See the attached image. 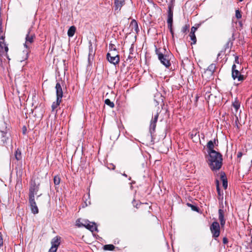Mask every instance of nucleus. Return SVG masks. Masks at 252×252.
<instances>
[{
    "label": "nucleus",
    "mask_w": 252,
    "mask_h": 252,
    "mask_svg": "<svg viewBox=\"0 0 252 252\" xmlns=\"http://www.w3.org/2000/svg\"><path fill=\"white\" fill-rule=\"evenodd\" d=\"M208 165L213 171L218 170L222 166V156L218 152L208 153Z\"/></svg>",
    "instance_id": "1"
},
{
    "label": "nucleus",
    "mask_w": 252,
    "mask_h": 252,
    "mask_svg": "<svg viewBox=\"0 0 252 252\" xmlns=\"http://www.w3.org/2000/svg\"><path fill=\"white\" fill-rule=\"evenodd\" d=\"M155 52L160 63L166 68H168L171 65L170 61L171 59L170 57L172 56V54L170 52L167 51L164 47H156Z\"/></svg>",
    "instance_id": "2"
},
{
    "label": "nucleus",
    "mask_w": 252,
    "mask_h": 252,
    "mask_svg": "<svg viewBox=\"0 0 252 252\" xmlns=\"http://www.w3.org/2000/svg\"><path fill=\"white\" fill-rule=\"evenodd\" d=\"M32 27H31L28 30V32L25 37V43L24 44V47L27 49L26 56L28 57V53L31 51L32 44L34 42L35 39V33L32 32Z\"/></svg>",
    "instance_id": "3"
},
{
    "label": "nucleus",
    "mask_w": 252,
    "mask_h": 252,
    "mask_svg": "<svg viewBox=\"0 0 252 252\" xmlns=\"http://www.w3.org/2000/svg\"><path fill=\"white\" fill-rule=\"evenodd\" d=\"M79 221H80L79 219H78L76 220V225L78 227H80L84 226L92 232H94V231L98 232L97 226L95 222H91L89 220H87L85 221V223L79 224V223L78 222H79Z\"/></svg>",
    "instance_id": "4"
},
{
    "label": "nucleus",
    "mask_w": 252,
    "mask_h": 252,
    "mask_svg": "<svg viewBox=\"0 0 252 252\" xmlns=\"http://www.w3.org/2000/svg\"><path fill=\"white\" fill-rule=\"evenodd\" d=\"M220 225L217 221H214L210 227L212 237L215 240L219 237L220 234Z\"/></svg>",
    "instance_id": "5"
},
{
    "label": "nucleus",
    "mask_w": 252,
    "mask_h": 252,
    "mask_svg": "<svg viewBox=\"0 0 252 252\" xmlns=\"http://www.w3.org/2000/svg\"><path fill=\"white\" fill-rule=\"evenodd\" d=\"M39 189V184H37L35 181L32 182L29 188V198H35L34 195L37 194Z\"/></svg>",
    "instance_id": "6"
},
{
    "label": "nucleus",
    "mask_w": 252,
    "mask_h": 252,
    "mask_svg": "<svg viewBox=\"0 0 252 252\" xmlns=\"http://www.w3.org/2000/svg\"><path fill=\"white\" fill-rule=\"evenodd\" d=\"M106 57L108 61L115 65L118 64L120 62V56L116 53L108 52Z\"/></svg>",
    "instance_id": "7"
},
{
    "label": "nucleus",
    "mask_w": 252,
    "mask_h": 252,
    "mask_svg": "<svg viewBox=\"0 0 252 252\" xmlns=\"http://www.w3.org/2000/svg\"><path fill=\"white\" fill-rule=\"evenodd\" d=\"M236 66L234 64L232 66V77L234 80L238 79L239 81H243L245 80V77L241 74L239 70L236 69Z\"/></svg>",
    "instance_id": "8"
},
{
    "label": "nucleus",
    "mask_w": 252,
    "mask_h": 252,
    "mask_svg": "<svg viewBox=\"0 0 252 252\" xmlns=\"http://www.w3.org/2000/svg\"><path fill=\"white\" fill-rule=\"evenodd\" d=\"M216 65L214 63L210 64L207 68V69L204 71L202 74V77H205L207 74H209V77H207L208 79H212L213 78L214 72L216 70Z\"/></svg>",
    "instance_id": "9"
},
{
    "label": "nucleus",
    "mask_w": 252,
    "mask_h": 252,
    "mask_svg": "<svg viewBox=\"0 0 252 252\" xmlns=\"http://www.w3.org/2000/svg\"><path fill=\"white\" fill-rule=\"evenodd\" d=\"M158 115L159 113L157 112L156 114H155L154 116L152 118L151 121L149 131L151 133V135H152V134L155 131V129L156 127Z\"/></svg>",
    "instance_id": "10"
},
{
    "label": "nucleus",
    "mask_w": 252,
    "mask_h": 252,
    "mask_svg": "<svg viewBox=\"0 0 252 252\" xmlns=\"http://www.w3.org/2000/svg\"><path fill=\"white\" fill-rule=\"evenodd\" d=\"M219 143V141L217 138H214V140H210L208 142L207 144L206 145L207 148V152L208 153H210L214 152H217L214 150L215 145L218 146Z\"/></svg>",
    "instance_id": "11"
},
{
    "label": "nucleus",
    "mask_w": 252,
    "mask_h": 252,
    "mask_svg": "<svg viewBox=\"0 0 252 252\" xmlns=\"http://www.w3.org/2000/svg\"><path fill=\"white\" fill-rule=\"evenodd\" d=\"M29 202L32 213H33V214H38L39 211L36 202L35 201V198H29Z\"/></svg>",
    "instance_id": "12"
},
{
    "label": "nucleus",
    "mask_w": 252,
    "mask_h": 252,
    "mask_svg": "<svg viewBox=\"0 0 252 252\" xmlns=\"http://www.w3.org/2000/svg\"><path fill=\"white\" fill-rule=\"evenodd\" d=\"M0 138L1 142H2L3 145L7 144V142L9 140V137L6 129L5 131L0 130Z\"/></svg>",
    "instance_id": "13"
},
{
    "label": "nucleus",
    "mask_w": 252,
    "mask_h": 252,
    "mask_svg": "<svg viewBox=\"0 0 252 252\" xmlns=\"http://www.w3.org/2000/svg\"><path fill=\"white\" fill-rule=\"evenodd\" d=\"M56 93L57 95V98L62 99L63 95V92L61 84L59 82H57L56 87Z\"/></svg>",
    "instance_id": "14"
},
{
    "label": "nucleus",
    "mask_w": 252,
    "mask_h": 252,
    "mask_svg": "<svg viewBox=\"0 0 252 252\" xmlns=\"http://www.w3.org/2000/svg\"><path fill=\"white\" fill-rule=\"evenodd\" d=\"M219 220L220 221L221 227L223 228L225 224V220L224 219V212L222 209L219 210Z\"/></svg>",
    "instance_id": "15"
},
{
    "label": "nucleus",
    "mask_w": 252,
    "mask_h": 252,
    "mask_svg": "<svg viewBox=\"0 0 252 252\" xmlns=\"http://www.w3.org/2000/svg\"><path fill=\"white\" fill-rule=\"evenodd\" d=\"M204 95L205 99L208 101L212 94H211L212 88L210 86H206L204 87Z\"/></svg>",
    "instance_id": "16"
},
{
    "label": "nucleus",
    "mask_w": 252,
    "mask_h": 252,
    "mask_svg": "<svg viewBox=\"0 0 252 252\" xmlns=\"http://www.w3.org/2000/svg\"><path fill=\"white\" fill-rule=\"evenodd\" d=\"M125 4V0H114V7L115 11H120L122 7Z\"/></svg>",
    "instance_id": "17"
},
{
    "label": "nucleus",
    "mask_w": 252,
    "mask_h": 252,
    "mask_svg": "<svg viewBox=\"0 0 252 252\" xmlns=\"http://www.w3.org/2000/svg\"><path fill=\"white\" fill-rule=\"evenodd\" d=\"M220 179L222 182V186L226 189L227 188V180L225 174L223 172L220 173Z\"/></svg>",
    "instance_id": "18"
},
{
    "label": "nucleus",
    "mask_w": 252,
    "mask_h": 252,
    "mask_svg": "<svg viewBox=\"0 0 252 252\" xmlns=\"http://www.w3.org/2000/svg\"><path fill=\"white\" fill-rule=\"evenodd\" d=\"M89 46V53L88 55V62L89 63L91 62V59H93L94 55H95V51L94 50L92 44L91 42H90Z\"/></svg>",
    "instance_id": "19"
},
{
    "label": "nucleus",
    "mask_w": 252,
    "mask_h": 252,
    "mask_svg": "<svg viewBox=\"0 0 252 252\" xmlns=\"http://www.w3.org/2000/svg\"><path fill=\"white\" fill-rule=\"evenodd\" d=\"M60 237L56 236L54 237L51 241L52 246L58 248L59 245L60 244Z\"/></svg>",
    "instance_id": "20"
},
{
    "label": "nucleus",
    "mask_w": 252,
    "mask_h": 252,
    "mask_svg": "<svg viewBox=\"0 0 252 252\" xmlns=\"http://www.w3.org/2000/svg\"><path fill=\"white\" fill-rule=\"evenodd\" d=\"M76 32V27L74 26H71L67 31V35L69 37H72Z\"/></svg>",
    "instance_id": "21"
},
{
    "label": "nucleus",
    "mask_w": 252,
    "mask_h": 252,
    "mask_svg": "<svg viewBox=\"0 0 252 252\" xmlns=\"http://www.w3.org/2000/svg\"><path fill=\"white\" fill-rule=\"evenodd\" d=\"M14 156H15V159L19 161V160H21V159H22L21 152L19 149H17V150H15V153H14Z\"/></svg>",
    "instance_id": "22"
},
{
    "label": "nucleus",
    "mask_w": 252,
    "mask_h": 252,
    "mask_svg": "<svg viewBox=\"0 0 252 252\" xmlns=\"http://www.w3.org/2000/svg\"><path fill=\"white\" fill-rule=\"evenodd\" d=\"M232 106L235 109L236 111L239 109L240 107V102L237 98H236L234 101L232 102Z\"/></svg>",
    "instance_id": "23"
},
{
    "label": "nucleus",
    "mask_w": 252,
    "mask_h": 252,
    "mask_svg": "<svg viewBox=\"0 0 252 252\" xmlns=\"http://www.w3.org/2000/svg\"><path fill=\"white\" fill-rule=\"evenodd\" d=\"M62 102V99L57 98L56 101L54 102L51 106L52 111H54L56 108L58 107Z\"/></svg>",
    "instance_id": "24"
},
{
    "label": "nucleus",
    "mask_w": 252,
    "mask_h": 252,
    "mask_svg": "<svg viewBox=\"0 0 252 252\" xmlns=\"http://www.w3.org/2000/svg\"><path fill=\"white\" fill-rule=\"evenodd\" d=\"M115 247L112 244L105 245L103 246V249L105 251H113Z\"/></svg>",
    "instance_id": "25"
},
{
    "label": "nucleus",
    "mask_w": 252,
    "mask_h": 252,
    "mask_svg": "<svg viewBox=\"0 0 252 252\" xmlns=\"http://www.w3.org/2000/svg\"><path fill=\"white\" fill-rule=\"evenodd\" d=\"M105 104L110 106L111 108H114L115 104L114 102H112L109 99L107 98L105 100Z\"/></svg>",
    "instance_id": "26"
},
{
    "label": "nucleus",
    "mask_w": 252,
    "mask_h": 252,
    "mask_svg": "<svg viewBox=\"0 0 252 252\" xmlns=\"http://www.w3.org/2000/svg\"><path fill=\"white\" fill-rule=\"evenodd\" d=\"M217 187V191L218 195V199L220 200L223 198V193H221L220 189V187L218 185Z\"/></svg>",
    "instance_id": "27"
},
{
    "label": "nucleus",
    "mask_w": 252,
    "mask_h": 252,
    "mask_svg": "<svg viewBox=\"0 0 252 252\" xmlns=\"http://www.w3.org/2000/svg\"><path fill=\"white\" fill-rule=\"evenodd\" d=\"M61 179L58 176L54 177V183L55 185H59L60 183Z\"/></svg>",
    "instance_id": "28"
},
{
    "label": "nucleus",
    "mask_w": 252,
    "mask_h": 252,
    "mask_svg": "<svg viewBox=\"0 0 252 252\" xmlns=\"http://www.w3.org/2000/svg\"><path fill=\"white\" fill-rule=\"evenodd\" d=\"M173 8L172 5L168 6V16L173 17Z\"/></svg>",
    "instance_id": "29"
},
{
    "label": "nucleus",
    "mask_w": 252,
    "mask_h": 252,
    "mask_svg": "<svg viewBox=\"0 0 252 252\" xmlns=\"http://www.w3.org/2000/svg\"><path fill=\"white\" fill-rule=\"evenodd\" d=\"M168 27H172L173 24V17L168 16L167 19Z\"/></svg>",
    "instance_id": "30"
},
{
    "label": "nucleus",
    "mask_w": 252,
    "mask_h": 252,
    "mask_svg": "<svg viewBox=\"0 0 252 252\" xmlns=\"http://www.w3.org/2000/svg\"><path fill=\"white\" fill-rule=\"evenodd\" d=\"M189 36L190 37V39L192 41V44H195L196 43V38L195 35V33H190Z\"/></svg>",
    "instance_id": "31"
},
{
    "label": "nucleus",
    "mask_w": 252,
    "mask_h": 252,
    "mask_svg": "<svg viewBox=\"0 0 252 252\" xmlns=\"http://www.w3.org/2000/svg\"><path fill=\"white\" fill-rule=\"evenodd\" d=\"M235 17L237 19H239L242 18V14L239 9H236L235 10Z\"/></svg>",
    "instance_id": "32"
},
{
    "label": "nucleus",
    "mask_w": 252,
    "mask_h": 252,
    "mask_svg": "<svg viewBox=\"0 0 252 252\" xmlns=\"http://www.w3.org/2000/svg\"><path fill=\"white\" fill-rule=\"evenodd\" d=\"M109 47L110 51L111 52H113V53L116 52V49L115 46L114 44L110 43L109 44Z\"/></svg>",
    "instance_id": "33"
},
{
    "label": "nucleus",
    "mask_w": 252,
    "mask_h": 252,
    "mask_svg": "<svg viewBox=\"0 0 252 252\" xmlns=\"http://www.w3.org/2000/svg\"><path fill=\"white\" fill-rule=\"evenodd\" d=\"M189 25H186L185 26H184L182 29V32L183 33H186L187 32L189 31Z\"/></svg>",
    "instance_id": "34"
},
{
    "label": "nucleus",
    "mask_w": 252,
    "mask_h": 252,
    "mask_svg": "<svg viewBox=\"0 0 252 252\" xmlns=\"http://www.w3.org/2000/svg\"><path fill=\"white\" fill-rule=\"evenodd\" d=\"M230 44V46L232 45V43L230 42V40H228L227 43L224 45V50L223 51L226 50V49H228L229 47V45Z\"/></svg>",
    "instance_id": "35"
},
{
    "label": "nucleus",
    "mask_w": 252,
    "mask_h": 252,
    "mask_svg": "<svg viewBox=\"0 0 252 252\" xmlns=\"http://www.w3.org/2000/svg\"><path fill=\"white\" fill-rule=\"evenodd\" d=\"M225 54V51H221L217 55V60H219V59L222 58V55Z\"/></svg>",
    "instance_id": "36"
},
{
    "label": "nucleus",
    "mask_w": 252,
    "mask_h": 252,
    "mask_svg": "<svg viewBox=\"0 0 252 252\" xmlns=\"http://www.w3.org/2000/svg\"><path fill=\"white\" fill-rule=\"evenodd\" d=\"M190 208H191V210L194 211L198 212L199 211L198 207L195 205H192L191 206H190Z\"/></svg>",
    "instance_id": "37"
},
{
    "label": "nucleus",
    "mask_w": 252,
    "mask_h": 252,
    "mask_svg": "<svg viewBox=\"0 0 252 252\" xmlns=\"http://www.w3.org/2000/svg\"><path fill=\"white\" fill-rule=\"evenodd\" d=\"M57 249L58 248L52 246L50 249H49V252H56Z\"/></svg>",
    "instance_id": "38"
},
{
    "label": "nucleus",
    "mask_w": 252,
    "mask_h": 252,
    "mask_svg": "<svg viewBox=\"0 0 252 252\" xmlns=\"http://www.w3.org/2000/svg\"><path fill=\"white\" fill-rule=\"evenodd\" d=\"M197 28L194 27H191L190 33H195L196 31L197 30Z\"/></svg>",
    "instance_id": "39"
},
{
    "label": "nucleus",
    "mask_w": 252,
    "mask_h": 252,
    "mask_svg": "<svg viewBox=\"0 0 252 252\" xmlns=\"http://www.w3.org/2000/svg\"><path fill=\"white\" fill-rule=\"evenodd\" d=\"M3 245V239L2 237V234L1 232H0V246H2Z\"/></svg>",
    "instance_id": "40"
},
{
    "label": "nucleus",
    "mask_w": 252,
    "mask_h": 252,
    "mask_svg": "<svg viewBox=\"0 0 252 252\" xmlns=\"http://www.w3.org/2000/svg\"><path fill=\"white\" fill-rule=\"evenodd\" d=\"M131 25L134 24V26H135L136 28H138L137 23L136 22V21L135 20H133L131 21Z\"/></svg>",
    "instance_id": "41"
},
{
    "label": "nucleus",
    "mask_w": 252,
    "mask_h": 252,
    "mask_svg": "<svg viewBox=\"0 0 252 252\" xmlns=\"http://www.w3.org/2000/svg\"><path fill=\"white\" fill-rule=\"evenodd\" d=\"M222 242L224 244H226L228 243V239L226 237H223Z\"/></svg>",
    "instance_id": "42"
},
{
    "label": "nucleus",
    "mask_w": 252,
    "mask_h": 252,
    "mask_svg": "<svg viewBox=\"0 0 252 252\" xmlns=\"http://www.w3.org/2000/svg\"><path fill=\"white\" fill-rule=\"evenodd\" d=\"M235 63H238L239 64V57L238 56H236L235 57Z\"/></svg>",
    "instance_id": "43"
},
{
    "label": "nucleus",
    "mask_w": 252,
    "mask_h": 252,
    "mask_svg": "<svg viewBox=\"0 0 252 252\" xmlns=\"http://www.w3.org/2000/svg\"><path fill=\"white\" fill-rule=\"evenodd\" d=\"M170 30V32L171 33V34H172V36L173 37L174 36V32H173V29H172V27H168Z\"/></svg>",
    "instance_id": "44"
},
{
    "label": "nucleus",
    "mask_w": 252,
    "mask_h": 252,
    "mask_svg": "<svg viewBox=\"0 0 252 252\" xmlns=\"http://www.w3.org/2000/svg\"><path fill=\"white\" fill-rule=\"evenodd\" d=\"M133 50H134L133 47L132 46V45H131V46L129 49V54L133 55Z\"/></svg>",
    "instance_id": "45"
},
{
    "label": "nucleus",
    "mask_w": 252,
    "mask_h": 252,
    "mask_svg": "<svg viewBox=\"0 0 252 252\" xmlns=\"http://www.w3.org/2000/svg\"><path fill=\"white\" fill-rule=\"evenodd\" d=\"M243 155V153L241 152H239L237 154V158H241Z\"/></svg>",
    "instance_id": "46"
},
{
    "label": "nucleus",
    "mask_w": 252,
    "mask_h": 252,
    "mask_svg": "<svg viewBox=\"0 0 252 252\" xmlns=\"http://www.w3.org/2000/svg\"><path fill=\"white\" fill-rule=\"evenodd\" d=\"M196 132L195 131H192V133H191V137H193V136H195V135H196Z\"/></svg>",
    "instance_id": "47"
},
{
    "label": "nucleus",
    "mask_w": 252,
    "mask_h": 252,
    "mask_svg": "<svg viewBox=\"0 0 252 252\" xmlns=\"http://www.w3.org/2000/svg\"><path fill=\"white\" fill-rule=\"evenodd\" d=\"M207 77H209V74H207V75L205 77H203L205 78L206 80H209L210 79H208Z\"/></svg>",
    "instance_id": "48"
},
{
    "label": "nucleus",
    "mask_w": 252,
    "mask_h": 252,
    "mask_svg": "<svg viewBox=\"0 0 252 252\" xmlns=\"http://www.w3.org/2000/svg\"><path fill=\"white\" fill-rule=\"evenodd\" d=\"M216 186L217 187L218 185L219 186V180H216Z\"/></svg>",
    "instance_id": "49"
},
{
    "label": "nucleus",
    "mask_w": 252,
    "mask_h": 252,
    "mask_svg": "<svg viewBox=\"0 0 252 252\" xmlns=\"http://www.w3.org/2000/svg\"><path fill=\"white\" fill-rule=\"evenodd\" d=\"M131 54H129V56H128V59H131L133 58V56H131Z\"/></svg>",
    "instance_id": "50"
},
{
    "label": "nucleus",
    "mask_w": 252,
    "mask_h": 252,
    "mask_svg": "<svg viewBox=\"0 0 252 252\" xmlns=\"http://www.w3.org/2000/svg\"><path fill=\"white\" fill-rule=\"evenodd\" d=\"M198 98H199V96H198L197 95H196V96H195V101H198Z\"/></svg>",
    "instance_id": "51"
},
{
    "label": "nucleus",
    "mask_w": 252,
    "mask_h": 252,
    "mask_svg": "<svg viewBox=\"0 0 252 252\" xmlns=\"http://www.w3.org/2000/svg\"><path fill=\"white\" fill-rule=\"evenodd\" d=\"M4 48H5V51L6 52H7V51H8V47H7V46H6V47H4Z\"/></svg>",
    "instance_id": "52"
},
{
    "label": "nucleus",
    "mask_w": 252,
    "mask_h": 252,
    "mask_svg": "<svg viewBox=\"0 0 252 252\" xmlns=\"http://www.w3.org/2000/svg\"><path fill=\"white\" fill-rule=\"evenodd\" d=\"M192 205V204H190V203H187V205H188V206L190 207V206H191Z\"/></svg>",
    "instance_id": "53"
},
{
    "label": "nucleus",
    "mask_w": 252,
    "mask_h": 252,
    "mask_svg": "<svg viewBox=\"0 0 252 252\" xmlns=\"http://www.w3.org/2000/svg\"><path fill=\"white\" fill-rule=\"evenodd\" d=\"M251 243L252 244V233L251 234Z\"/></svg>",
    "instance_id": "54"
},
{
    "label": "nucleus",
    "mask_w": 252,
    "mask_h": 252,
    "mask_svg": "<svg viewBox=\"0 0 252 252\" xmlns=\"http://www.w3.org/2000/svg\"><path fill=\"white\" fill-rule=\"evenodd\" d=\"M122 175H123V176H125V177H127V175H126V174H125V173H123V174H122Z\"/></svg>",
    "instance_id": "55"
},
{
    "label": "nucleus",
    "mask_w": 252,
    "mask_h": 252,
    "mask_svg": "<svg viewBox=\"0 0 252 252\" xmlns=\"http://www.w3.org/2000/svg\"><path fill=\"white\" fill-rule=\"evenodd\" d=\"M24 128L25 129H23V131H24V130H26V127H25V126H24Z\"/></svg>",
    "instance_id": "56"
},
{
    "label": "nucleus",
    "mask_w": 252,
    "mask_h": 252,
    "mask_svg": "<svg viewBox=\"0 0 252 252\" xmlns=\"http://www.w3.org/2000/svg\"><path fill=\"white\" fill-rule=\"evenodd\" d=\"M24 128L25 129H23V131H24V130H26V127H25V126H24Z\"/></svg>",
    "instance_id": "57"
},
{
    "label": "nucleus",
    "mask_w": 252,
    "mask_h": 252,
    "mask_svg": "<svg viewBox=\"0 0 252 252\" xmlns=\"http://www.w3.org/2000/svg\"><path fill=\"white\" fill-rule=\"evenodd\" d=\"M128 180H131V178L130 177H129V178H128Z\"/></svg>",
    "instance_id": "58"
},
{
    "label": "nucleus",
    "mask_w": 252,
    "mask_h": 252,
    "mask_svg": "<svg viewBox=\"0 0 252 252\" xmlns=\"http://www.w3.org/2000/svg\"><path fill=\"white\" fill-rule=\"evenodd\" d=\"M79 223V224H81L82 223V222H80V221L79 222H78Z\"/></svg>",
    "instance_id": "59"
}]
</instances>
